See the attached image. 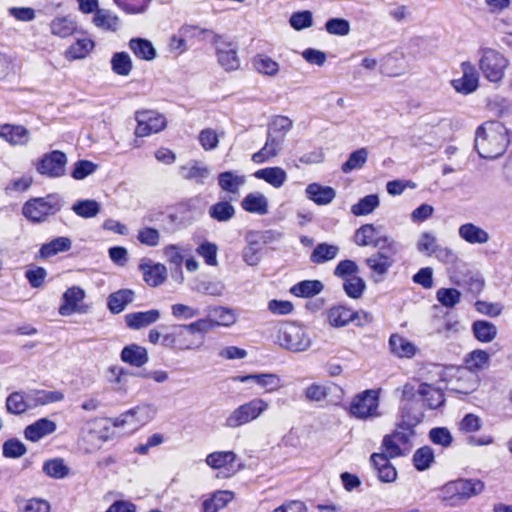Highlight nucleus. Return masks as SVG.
I'll list each match as a JSON object with an SVG mask.
<instances>
[{
    "label": "nucleus",
    "instance_id": "2f4dec72",
    "mask_svg": "<svg viewBox=\"0 0 512 512\" xmlns=\"http://www.w3.org/2000/svg\"><path fill=\"white\" fill-rule=\"evenodd\" d=\"M28 399L30 408L34 409L38 406H44L50 403L60 402L64 399V394L61 391L33 389L28 391Z\"/></svg>",
    "mask_w": 512,
    "mask_h": 512
},
{
    "label": "nucleus",
    "instance_id": "6e6552de",
    "mask_svg": "<svg viewBox=\"0 0 512 512\" xmlns=\"http://www.w3.org/2000/svg\"><path fill=\"white\" fill-rule=\"evenodd\" d=\"M381 228V226H374L373 224L362 225L355 232V244L361 247H378L381 250H388L391 254H396L398 251L396 241L390 239L387 235H381Z\"/></svg>",
    "mask_w": 512,
    "mask_h": 512
},
{
    "label": "nucleus",
    "instance_id": "4be33fe9",
    "mask_svg": "<svg viewBox=\"0 0 512 512\" xmlns=\"http://www.w3.org/2000/svg\"><path fill=\"white\" fill-rule=\"evenodd\" d=\"M210 173V168L197 160H191L187 164L179 167V175L183 179L193 180L199 184H203Z\"/></svg>",
    "mask_w": 512,
    "mask_h": 512
},
{
    "label": "nucleus",
    "instance_id": "a878e982",
    "mask_svg": "<svg viewBox=\"0 0 512 512\" xmlns=\"http://www.w3.org/2000/svg\"><path fill=\"white\" fill-rule=\"evenodd\" d=\"M284 142L269 136L267 133L266 142L264 146L252 155V161L256 164H262L268 160L276 157L283 149Z\"/></svg>",
    "mask_w": 512,
    "mask_h": 512
},
{
    "label": "nucleus",
    "instance_id": "c9c22d12",
    "mask_svg": "<svg viewBox=\"0 0 512 512\" xmlns=\"http://www.w3.org/2000/svg\"><path fill=\"white\" fill-rule=\"evenodd\" d=\"M416 394L426 403L428 408L436 409L444 403L443 393L427 383H421L416 390Z\"/></svg>",
    "mask_w": 512,
    "mask_h": 512
},
{
    "label": "nucleus",
    "instance_id": "bf43d9fd",
    "mask_svg": "<svg viewBox=\"0 0 512 512\" xmlns=\"http://www.w3.org/2000/svg\"><path fill=\"white\" fill-rule=\"evenodd\" d=\"M253 66L256 71L267 76H275L279 71V64L264 54L257 55L254 58Z\"/></svg>",
    "mask_w": 512,
    "mask_h": 512
},
{
    "label": "nucleus",
    "instance_id": "5fc2aeb1",
    "mask_svg": "<svg viewBox=\"0 0 512 512\" xmlns=\"http://www.w3.org/2000/svg\"><path fill=\"white\" fill-rule=\"evenodd\" d=\"M93 47L94 42L92 40L87 38L79 39L66 50L65 57L68 60L83 59Z\"/></svg>",
    "mask_w": 512,
    "mask_h": 512
},
{
    "label": "nucleus",
    "instance_id": "6ab92c4d",
    "mask_svg": "<svg viewBox=\"0 0 512 512\" xmlns=\"http://www.w3.org/2000/svg\"><path fill=\"white\" fill-rule=\"evenodd\" d=\"M160 318L161 313L157 309L128 313L124 317L127 327L133 330L148 327L156 323Z\"/></svg>",
    "mask_w": 512,
    "mask_h": 512
},
{
    "label": "nucleus",
    "instance_id": "ddd939ff",
    "mask_svg": "<svg viewBox=\"0 0 512 512\" xmlns=\"http://www.w3.org/2000/svg\"><path fill=\"white\" fill-rule=\"evenodd\" d=\"M136 121L135 135L137 137H146L153 133H158L162 131L167 124L165 117L153 110L136 112Z\"/></svg>",
    "mask_w": 512,
    "mask_h": 512
},
{
    "label": "nucleus",
    "instance_id": "603ef678",
    "mask_svg": "<svg viewBox=\"0 0 512 512\" xmlns=\"http://www.w3.org/2000/svg\"><path fill=\"white\" fill-rule=\"evenodd\" d=\"M71 209L77 216L88 219L99 214L101 205L96 200L84 199L76 201Z\"/></svg>",
    "mask_w": 512,
    "mask_h": 512
},
{
    "label": "nucleus",
    "instance_id": "0eeeda50",
    "mask_svg": "<svg viewBox=\"0 0 512 512\" xmlns=\"http://www.w3.org/2000/svg\"><path fill=\"white\" fill-rule=\"evenodd\" d=\"M269 408V404L262 398H254L235 408L225 418L224 426L238 428L259 418Z\"/></svg>",
    "mask_w": 512,
    "mask_h": 512
},
{
    "label": "nucleus",
    "instance_id": "052dcab7",
    "mask_svg": "<svg viewBox=\"0 0 512 512\" xmlns=\"http://www.w3.org/2000/svg\"><path fill=\"white\" fill-rule=\"evenodd\" d=\"M43 472L51 478L62 479L69 474V468L64 464L63 459L55 458L44 462Z\"/></svg>",
    "mask_w": 512,
    "mask_h": 512
},
{
    "label": "nucleus",
    "instance_id": "cd10ccee",
    "mask_svg": "<svg viewBox=\"0 0 512 512\" xmlns=\"http://www.w3.org/2000/svg\"><path fill=\"white\" fill-rule=\"evenodd\" d=\"M120 358L134 367H142L149 361L147 349L137 344L125 346L121 351Z\"/></svg>",
    "mask_w": 512,
    "mask_h": 512
},
{
    "label": "nucleus",
    "instance_id": "f8f14e48",
    "mask_svg": "<svg viewBox=\"0 0 512 512\" xmlns=\"http://www.w3.org/2000/svg\"><path fill=\"white\" fill-rule=\"evenodd\" d=\"M414 431L409 429H400L390 435H386L382 441V447L389 458H395L408 453L411 449V437Z\"/></svg>",
    "mask_w": 512,
    "mask_h": 512
},
{
    "label": "nucleus",
    "instance_id": "6e6d98bb",
    "mask_svg": "<svg viewBox=\"0 0 512 512\" xmlns=\"http://www.w3.org/2000/svg\"><path fill=\"white\" fill-rule=\"evenodd\" d=\"M112 71L120 76H128L133 68L132 60L127 52H117L111 58Z\"/></svg>",
    "mask_w": 512,
    "mask_h": 512
},
{
    "label": "nucleus",
    "instance_id": "3c124183",
    "mask_svg": "<svg viewBox=\"0 0 512 512\" xmlns=\"http://www.w3.org/2000/svg\"><path fill=\"white\" fill-rule=\"evenodd\" d=\"M235 208L228 201H219L209 207V216L218 222H228L235 216Z\"/></svg>",
    "mask_w": 512,
    "mask_h": 512
},
{
    "label": "nucleus",
    "instance_id": "e2e57ef3",
    "mask_svg": "<svg viewBox=\"0 0 512 512\" xmlns=\"http://www.w3.org/2000/svg\"><path fill=\"white\" fill-rule=\"evenodd\" d=\"M235 460L236 454L233 451H216L206 457V463L214 469L225 467Z\"/></svg>",
    "mask_w": 512,
    "mask_h": 512
},
{
    "label": "nucleus",
    "instance_id": "4c0bfd02",
    "mask_svg": "<svg viewBox=\"0 0 512 512\" xmlns=\"http://www.w3.org/2000/svg\"><path fill=\"white\" fill-rule=\"evenodd\" d=\"M92 22L96 27L102 30L115 32L119 27L120 19L112 11L99 8L94 12Z\"/></svg>",
    "mask_w": 512,
    "mask_h": 512
},
{
    "label": "nucleus",
    "instance_id": "b1692460",
    "mask_svg": "<svg viewBox=\"0 0 512 512\" xmlns=\"http://www.w3.org/2000/svg\"><path fill=\"white\" fill-rule=\"evenodd\" d=\"M0 138L11 145H26L30 140L29 131L21 125L3 124L0 126Z\"/></svg>",
    "mask_w": 512,
    "mask_h": 512
},
{
    "label": "nucleus",
    "instance_id": "7c9ffc66",
    "mask_svg": "<svg viewBox=\"0 0 512 512\" xmlns=\"http://www.w3.org/2000/svg\"><path fill=\"white\" fill-rule=\"evenodd\" d=\"M339 253L340 247L338 245L326 242L319 243L310 254V262L315 265H321L336 259Z\"/></svg>",
    "mask_w": 512,
    "mask_h": 512
},
{
    "label": "nucleus",
    "instance_id": "7ed1b4c3",
    "mask_svg": "<svg viewBox=\"0 0 512 512\" xmlns=\"http://www.w3.org/2000/svg\"><path fill=\"white\" fill-rule=\"evenodd\" d=\"M62 197L56 193L31 198L23 204V216L33 223H42L57 214L63 207Z\"/></svg>",
    "mask_w": 512,
    "mask_h": 512
},
{
    "label": "nucleus",
    "instance_id": "864d4df0",
    "mask_svg": "<svg viewBox=\"0 0 512 512\" xmlns=\"http://www.w3.org/2000/svg\"><path fill=\"white\" fill-rule=\"evenodd\" d=\"M209 316L212 318L215 327H229L237 321V314L235 310L222 306L211 309Z\"/></svg>",
    "mask_w": 512,
    "mask_h": 512
},
{
    "label": "nucleus",
    "instance_id": "473e14b6",
    "mask_svg": "<svg viewBox=\"0 0 512 512\" xmlns=\"http://www.w3.org/2000/svg\"><path fill=\"white\" fill-rule=\"evenodd\" d=\"M135 292L131 289H120L108 296L107 306L113 314H119L133 302Z\"/></svg>",
    "mask_w": 512,
    "mask_h": 512
},
{
    "label": "nucleus",
    "instance_id": "680f3d73",
    "mask_svg": "<svg viewBox=\"0 0 512 512\" xmlns=\"http://www.w3.org/2000/svg\"><path fill=\"white\" fill-rule=\"evenodd\" d=\"M434 462V451L429 446L417 449L413 455V463L418 471L428 469Z\"/></svg>",
    "mask_w": 512,
    "mask_h": 512
},
{
    "label": "nucleus",
    "instance_id": "09e8293b",
    "mask_svg": "<svg viewBox=\"0 0 512 512\" xmlns=\"http://www.w3.org/2000/svg\"><path fill=\"white\" fill-rule=\"evenodd\" d=\"M28 392L23 393L20 391H16L11 393L6 399V409L9 413L14 415H19L24 413L30 408V404L28 403Z\"/></svg>",
    "mask_w": 512,
    "mask_h": 512
},
{
    "label": "nucleus",
    "instance_id": "aec40b11",
    "mask_svg": "<svg viewBox=\"0 0 512 512\" xmlns=\"http://www.w3.org/2000/svg\"><path fill=\"white\" fill-rule=\"evenodd\" d=\"M371 462L377 470L378 479L384 483L394 482L397 478V471L390 463L389 456L383 453H373Z\"/></svg>",
    "mask_w": 512,
    "mask_h": 512
},
{
    "label": "nucleus",
    "instance_id": "774afa93",
    "mask_svg": "<svg viewBox=\"0 0 512 512\" xmlns=\"http://www.w3.org/2000/svg\"><path fill=\"white\" fill-rule=\"evenodd\" d=\"M161 239L160 232L156 228L142 227L137 232V240L147 247H156Z\"/></svg>",
    "mask_w": 512,
    "mask_h": 512
},
{
    "label": "nucleus",
    "instance_id": "a18cd8bd",
    "mask_svg": "<svg viewBox=\"0 0 512 512\" xmlns=\"http://www.w3.org/2000/svg\"><path fill=\"white\" fill-rule=\"evenodd\" d=\"M190 252L189 248L181 247L178 244H170L164 247L163 254L166 260L175 266V269L180 273L181 281L184 280L182 272V263L186 254Z\"/></svg>",
    "mask_w": 512,
    "mask_h": 512
},
{
    "label": "nucleus",
    "instance_id": "338daca9",
    "mask_svg": "<svg viewBox=\"0 0 512 512\" xmlns=\"http://www.w3.org/2000/svg\"><path fill=\"white\" fill-rule=\"evenodd\" d=\"M436 298L442 306L453 308L460 302L461 292L455 288H440L436 292Z\"/></svg>",
    "mask_w": 512,
    "mask_h": 512
},
{
    "label": "nucleus",
    "instance_id": "69168bd1",
    "mask_svg": "<svg viewBox=\"0 0 512 512\" xmlns=\"http://www.w3.org/2000/svg\"><path fill=\"white\" fill-rule=\"evenodd\" d=\"M366 288V284L364 280L359 276L349 277L344 280L343 289L348 297L353 299H359L364 290Z\"/></svg>",
    "mask_w": 512,
    "mask_h": 512
},
{
    "label": "nucleus",
    "instance_id": "c756f323",
    "mask_svg": "<svg viewBox=\"0 0 512 512\" xmlns=\"http://www.w3.org/2000/svg\"><path fill=\"white\" fill-rule=\"evenodd\" d=\"M72 247V241L68 237H56L51 241L44 243L38 252V258L48 259L59 253L67 252Z\"/></svg>",
    "mask_w": 512,
    "mask_h": 512
},
{
    "label": "nucleus",
    "instance_id": "e433bc0d",
    "mask_svg": "<svg viewBox=\"0 0 512 512\" xmlns=\"http://www.w3.org/2000/svg\"><path fill=\"white\" fill-rule=\"evenodd\" d=\"M234 494L228 490H218L202 503L203 512H218L230 503Z\"/></svg>",
    "mask_w": 512,
    "mask_h": 512
},
{
    "label": "nucleus",
    "instance_id": "49530a36",
    "mask_svg": "<svg viewBox=\"0 0 512 512\" xmlns=\"http://www.w3.org/2000/svg\"><path fill=\"white\" fill-rule=\"evenodd\" d=\"M129 48L139 59L151 61L156 57V50L152 43L147 39L132 38L129 41Z\"/></svg>",
    "mask_w": 512,
    "mask_h": 512
},
{
    "label": "nucleus",
    "instance_id": "dca6fc26",
    "mask_svg": "<svg viewBox=\"0 0 512 512\" xmlns=\"http://www.w3.org/2000/svg\"><path fill=\"white\" fill-rule=\"evenodd\" d=\"M85 298V291L78 287L73 286L68 288L62 295V304L59 307V314L62 316H70L74 313H86L88 306L82 304Z\"/></svg>",
    "mask_w": 512,
    "mask_h": 512
},
{
    "label": "nucleus",
    "instance_id": "58836bf2",
    "mask_svg": "<svg viewBox=\"0 0 512 512\" xmlns=\"http://www.w3.org/2000/svg\"><path fill=\"white\" fill-rule=\"evenodd\" d=\"M327 320L332 327H344L353 321V310L342 305L332 306L327 310Z\"/></svg>",
    "mask_w": 512,
    "mask_h": 512
},
{
    "label": "nucleus",
    "instance_id": "1a4fd4ad",
    "mask_svg": "<svg viewBox=\"0 0 512 512\" xmlns=\"http://www.w3.org/2000/svg\"><path fill=\"white\" fill-rule=\"evenodd\" d=\"M507 66L508 60L500 52L491 48L480 51L479 69L488 81L500 82Z\"/></svg>",
    "mask_w": 512,
    "mask_h": 512
},
{
    "label": "nucleus",
    "instance_id": "f03ea898",
    "mask_svg": "<svg viewBox=\"0 0 512 512\" xmlns=\"http://www.w3.org/2000/svg\"><path fill=\"white\" fill-rule=\"evenodd\" d=\"M484 490L485 483L480 479L459 478L449 481L440 489V499L446 506L460 507Z\"/></svg>",
    "mask_w": 512,
    "mask_h": 512
},
{
    "label": "nucleus",
    "instance_id": "f257e3e1",
    "mask_svg": "<svg viewBox=\"0 0 512 512\" xmlns=\"http://www.w3.org/2000/svg\"><path fill=\"white\" fill-rule=\"evenodd\" d=\"M508 143L507 128L500 122H485L476 130L475 149L482 158L494 159L501 156Z\"/></svg>",
    "mask_w": 512,
    "mask_h": 512
},
{
    "label": "nucleus",
    "instance_id": "9d476101",
    "mask_svg": "<svg viewBox=\"0 0 512 512\" xmlns=\"http://www.w3.org/2000/svg\"><path fill=\"white\" fill-rule=\"evenodd\" d=\"M379 395L375 390H366L356 395L349 407L350 414L360 420L379 417Z\"/></svg>",
    "mask_w": 512,
    "mask_h": 512
},
{
    "label": "nucleus",
    "instance_id": "423d86ee",
    "mask_svg": "<svg viewBox=\"0 0 512 512\" xmlns=\"http://www.w3.org/2000/svg\"><path fill=\"white\" fill-rule=\"evenodd\" d=\"M203 344V338L192 336L187 324H174L163 334L161 345L177 351L196 350Z\"/></svg>",
    "mask_w": 512,
    "mask_h": 512
},
{
    "label": "nucleus",
    "instance_id": "f704fd0d",
    "mask_svg": "<svg viewBox=\"0 0 512 512\" xmlns=\"http://www.w3.org/2000/svg\"><path fill=\"white\" fill-rule=\"evenodd\" d=\"M241 207L249 213L265 215L268 213V200L260 192L249 193L242 200Z\"/></svg>",
    "mask_w": 512,
    "mask_h": 512
},
{
    "label": "nucleus",
    "instance_id": "c03bdc74",
    "mask_svg": "<svg viewBox=\"0 0 512 512\" xmlns=\"http://www.w3.org/2000/svg\"><path fill=\"white\" fill-rule=\"evenodd\" d=\"M246 182L244 176L237 175L233 171H225L218 175V184L223 191L238 195L240 187Z\"/></svg>",
    "mask_w": 512,
    "mask_h": 512
},
{
    "label": "nucleus",
    "instance_id": "5701e85b",
    "mask_svg": "<svg viewBox=\"0 0 512 512\" xmlns=\"http://www.w3.org/2000/svg\"><path fill=\"white\" fill-rule=\"evenodd\" d=\"M56 429L57 425L54 421L41 418L25 428L24 436L31 442H37L43 437L54 433Z\"/></svg>",
    "mask_w": 512,
    "mask_h": 512
},
{
    "label": "nucleus",
    "instance_id": "c85d7f7f",
    "mask_svg": "<svg viewBox=\"0 0 512 512\" xmlns=\"http://www.w3.org/2000/svg\"><path fill=\"white\" fill-rule=\"evenodd\" d=\"M305 193L307 198L317 205H327L331 203L336 196V192L332 187L322 186L318 183L309 184L306 187Z\"/></svg>",
    "mask_w": 512,
    "mask_h": 512
},
{
    "label": "nucleus",
    "instance_id": "a19ab883",
    "mask_svg": "<svg viewBox=\"0 0 512 512\" xmlns=\"http://www.w3.org/2000/svg\"><path fill=\"white\" fill-rule=\"evenodd\" d=\"M49 26L51 33L60 38L73 35L77 29V23L71 16L56 17Z\"/></svg>",
    "mask_w": 512,
    "mask_h": 512
},
{
    "label": "nucleus",
    "instance_id": "2eb2a0df",
    "mask_svg": "<svg viewBox=\"0 0 512 512\" xmlns=\"http://www.w3.org/2000/svg\"><path fill=\"white\" fill-rule=\"evenodd\" d=\"M67 157L65 153L54 150L45 154L37 163L36 170L49 178H58L65 174Z\"/></svg>",
    "mask_w": 512,
    "mask_h": 512
},
{
    "label": "nucleus",
    "instance_id": "20e7f679",
    "mask_svg": "<svg viewBox=\"0 0 512 512\" xmlns=\"http://www.w3.org/2000/svg\"><path fill=\"white\" fill-rule=\"evenodd\" d=\"M277 343L289 352L301 353L311 347L312 338L304 326L294 322H285L279 326Z\"/></svg>",
    "mask_w": 512,
    "mask_h": 512
},
{
    "label": "nucleus",
    "instance_id": "9b49d317",
    "mask_svg": "<svg viewBox=\"0 0 512 512\" xmlns=\"http://www.w3.org/2000/svg\"><path fill=\"white\" fill-rule=\"evenodd\" d=\"M156 412L157 408L153 404L143 403L115 418L113 425L115 427H127L130 431H134L151 421Z\"/></svg>",
    "mask_w": 512,
    "mask_h": 512
},
{
    "label": "nucleus",
    "instance_id": "bb28decb",
    "mask_svg": "<svg viewBox=\"0 0 512 512\" xmlns=\"http://www.w3.org/2000/svg\"><path fill=\"white\" fill-rule=\"evenodd\" d=\"M458 234L462 240L472 245H482L490 239L487 231L473 223L462 224L458 229Z\"/></svg>",
    "mask_w": 512,
    "mask_h": 512
},
{
    "label": "nucleus",
    "instance_id": "39448f33",
    "mask_svg": "<svg viewBox=\"0 0 512 512\" xmlns=\"http://www.w3.org/2000/svg\"><path fill=\"white\" fill-rule=\"evenodd\" d=\"M400 417L398 427L406 430H413L424 418V413L420 407V399L416 398V389L411 384H406L403 387Z\"/></svg>",
    "mask_w": 512,
    "mask_h": 512
},
{
    "label": "nucleus",
    "instance_id": "a211bd4d",
    "mask_svg": "<svg viewBox=\"0 0 512 512\" xmlns=\"http://www.w3.org/2000/svg\"><path fill=\"white\" fill-rule=\"evenodd\" d=\"M256 238L257 231H248L245 235L246 245L241 251L242 260L251 267L259 265L263 259L262 246Z\"/></svg>",
    "mask_w": 512,
    "mask_h": 512
},
{
    "label": "nucleus",
    "instance_id": "0e129e2a",
    "mask_svg": "<svg viewBox=\"0 0 512 512\" xmlns=\"http://www.w3.org/2000/svg\"><path fill=\"white\" fill-rule=\"evenodd\" d=\"M367 157L368 152L365 148H361L352 152L348 160L342 164V171L344 173H349L353 170L362 168L367 161Z\"/></svg>",
    "mask_w": 512,
    "mask_h": 512
},
{
    "label": "nucleus",
    "instance_id": "412c9836",
    "mask_svg": "<svg viewBox=\"0 0 512 512\" xmlns=\"http://www.w3.org/2000/svg\"><path fill=\"white\" fill-rule=\"evenodd\" d=\"M462 68L463 76L459 79H454L452 85L457 92L470 94L478 87V75L474 67L468 62H464Z\"/></svg>",
    "mask_w": 512,
    "mask_h": 512
},
{
    "label": "nucleus",
    "instance_id": "f3484780",
    "mask_svg": "<svg viewBox=\"0 0 512 512\" xmlns=\"http://www.w3.org/2000/svg\"><path fill=\"white\" fill-rule=\"evenodd\" d=\"M144 281L151 287L160 286L167 278V268L164 264L154 263L151 259L143 258L139 264Z\"/></svg>",
    "mask_w": 512,
    "mask_h": 512
},
{
    "label": "nucleus",
    "instance_id": "4d7b16f0",
    "mask_svg": "<svg viewBox=\"0 0 512 512\" xmlns=\"http://www.w3.org/2000/svg\"><path fill=\"white\" fill-rule=\"evenodd\" d=\"M125 13L131 15L144 14L148 11L152 0H113Z\"/></svg>",
    "mask_w": 512,
    "mask_h": 512
},
{
    "label": "nucleus",
    "instance_id": "13d9d810",
    "mask_svg": "<svg viewBox=\"0 0 512 512\" xmlns=\"http://www.w3.org/2000/svg\"><path fill=\"white\" fill-rule=\"evenodd\" d=\"M379 197L376 194H370L360 199L352 205L351 212L355 216L368 215L379 206Z\"/></svg>",
    "mask_w": 512,
    "mask_h": 512
},
{
    "label": "nucleus",
    "instance_id": "72a5a7b5",
    "mask_svg": "<svg viewBox=\"0 0 512 512\" xmlns=\"http://www.w3.org/2000/svg\"><path fill=\"white\" fill-rule=\"evenodd\" d=\"M254 177L264 180L274 188H280L287 181V173L281 167H267L259 169L254 173Z\"/></svg>",
    "mask_w": 512,
    "mask_h": 512
},
{
    "label": "nucleus",
    "instance_id": "37998d69",
    "mask_svg": "<svg viewBox=\"0 0 512 512\" xmlns=\"http://www.w3.org/2000/svg\"><path fill=\"white\" fill-rule=\"evenodd\" d=\"M391 352L398 357L411 358L416 354V346L406 338L392 334L389 339Z\"/></svg>",
    "mask_w": 512,
    "mask_h": 512
},
{
    "label": "nucleus",
    "instance_id": "8fccbe9b",
    "mask_svg": "<svg viewBox=\"0 0 512 512\" xmlns=\"http://www.w3.org/2000/svg\"><path fill=\"white\" fill-rule=\"evenodd\" d=\"M324 285L319 280H304L291 288V293L297 297H313L322 292Z\"/></svg>",
    "mask_w": 512,
    "mask_h": 512
},
{
    "label": "nucleus",
    "instance_id": "ea45409f",
    "mask_svg": "<svg viewBox=\"0 0 512 512\" xmlns=\"http://www.w3.org/2000/svg\"><path fill=\"white\" fill-rule=\"evenodd\" d=\"M132 375L127 369L118 365H112L107 369V380L116 392H126L128 387L127 377Z\"/></svg>",
    "mask_w": 512,
    "mask_h": 512
},
{
    "label": "nucleus",
    "instance_id": "393cba45",
    "mask_svg": "<svg viewBox=\"0 0 512 512\" xmlns=\"http://www.w3.org/2000/svg\"><path fill=\"white\" fill-rule=\"evenodd\" d=\"M388 250H379L365 259V264L373 274L378 276L385 275L393 265V256Z\"/></svg>",
    "mask_w": 512,
    "mask_h": 512
},
{
    "label": "nucleus",
    "instance_id": "de8ad7c7",
    "mask_svg": "<svg viewBox=\"0 0 512 512\" xmlns=\"http://www.w3.org/2000/svg\"><path fill=\"white\" fill-rule=\"evenodd\" d=\"M472 331L475 338L484 343L493 341L497 336V327L485 320H477L472 324Z\"/></svg>",
    "mask_w": 512,
    "mask_h": 512
},
{
    "label": "nucleus",
    "instance_id": "79ce46f5",
    "mask_svg": "<svg viewBox=\"0 0 512 512\" xmlns=\"http://www.w3.org/2000/svg\"><path fill=\"white\" fill-rule=\"evenodd\" d=\"M293 127V121L287 116H274L267 126V133L281 141H285L286 135Z\"/></svg>",
    "mask_w": 512,
    "mask_h": 512
},
{
    "label": "nucleus",
    "instance_id": "4468645a",
    "mask_svg": "<svg viewBox=\"0 0 512 512\" xmlns=\"http://www.w3.org/2000/svg\"><path fill=\"white\" fill-rule=\"evenodd\" d=\"M213 43L215 45L219 65L227 72L237 70L240 67L237 46L232 42L226 41L219 35L213 36Z\"/></svg>",
    "mask_w": 512,
    "mask_h": 512
}]
</instances>
